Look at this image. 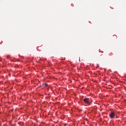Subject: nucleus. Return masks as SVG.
Instances as JSON below:
<instances>
[{"mask_svg":"<svg viewBox=\"0 0 126 126\" xmlns=\"http://www.w3.org/2000/svg\"><path fill=\"white\" fill-rule=\"evenodd\" d=\"M45 86L47 87L48 86V84L47 83L44 84Z\"/></svg>","mask_w":126,"mask_h":126,"instance_id":"7ed1b4c3","label":"nucleus"},{"mask_svg":"<svg viewBox=\"0 0 126 126\" xmlns=\"http://www.w3.org/2000/svg\"><path fill=\"white\" fill-rule=\"evenodd\" d=\"M84 102L86 104H89V98H86L84 99Z\"/></svg>","mask_w":126,"mask_h":126,"instance_id":"f03ea898","label":"nucleus"},{"mask_svg":"<svg viewBox=\"0 0 126 126\" xmlns=\"http://www.w3.org/2000/svg\"><path fill=\"white\" fill-rule=\"evenodd\" d=\"M115 116V113L114 112H111L110 114H109V117L113 119V118H114Z\"/></svg>","mask_w":126,"mask_h":126,"instance_id":"f257e3e1","label":"nucleus"}]
</instances>
